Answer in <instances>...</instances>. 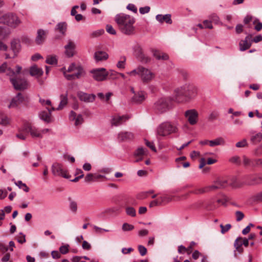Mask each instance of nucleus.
Returning a JSON list of instances; mask_svg holds the SVG:
<instances>
[{"label": "nucleus", "mask_w": 262, "mask_h": 262, "mask_svg": "<svg viewBox=\"0 0 262 262\" xmlns=\"http://www.w3.org/2000/svg\"><path fill=\"white\" fill-rule=\"evenodd\" d=\"M65 70V68L61 69L63 73V75L65 78L68 80H73L76 79H79L81 77H83L85 75V71L83 69H80L79 72H76L73 74H68L67 71H63Z\"/></svg>", "instance_id": "obj_14"}, {"label": "nucleus", "mask_w": 262, "mask_h": 262, "mask_svg": "<svg viewBox=\"0 0 262 262\" xmlns=\"http://www.w3.org/2000/svg\"><path fill=\"white\" fill-rule=\"evenodd\" d=\"M227 186V181L226 180L219 179L216 181L213 184L204 189H200L198 193H202L210 190L224 188Z\"/></svg>", "instance_id": "obj_10"}, {"label": "nucleus", "mask_w": 262, "mask_h": 262, "mask_svg": "<svg viewBox=\"0 0 262 262\" xmlns=\"http://www.w3.org/2000/svg\"><path fill=\"white\" fill-rule=\"evenodd\" d=\"M94 57L96 61H102L106 60L108 57V55L105 52L97 51L95 52Z\"/></svg>", "instance_id": "obj_34"}, {"label": "nucleus", "mask_w": 262, "mask_h": 262, "mask_svg": "<svg viewBox=\"0 0 262 262\" xmlns=\"http://www.w3.org/2000/svg\"><path fill=\"white\" fill-rule=\"evenodd\" d=\"M106 31L110 34L115 35L116 34V32L112 26L110 25H107L106 26Z\"/></svg>", "instance_id": "obj_59"}, {"label": "nucleus", "mask_w": 262, "mask_h": 262, "mask_svg": "<svg viewBox=\"0 0 262 262\" xmlns=\"http://www.w3.org/2000/svg\"><path fill=\"white\" fill-rule=\"evenodd\" d=\"M252 35L248 34L244 40H242L239 43V50L241 51H244L247 49H249L252 45Z\"/></svg>", "instance_id": "obj_17"}, {"label": "nucleus", "mask_w": 262, "mask_h": 262, "mask_svg": "<svg viewBox=\"0 0 262 262\" xmlns=\"http://www.w3.org/2000/svg\"><path fill=\"white\" fill-rule=\"evenodd\" d=\"M10 34L8 29L0 27V39H4ZM7 47L0 40V50L6 51Z\"/></svg>", "instance_id": "obj_25"}, {"label": "nucleus", "mask_w": 262, "mask_h": 262, "mask_svg": "<svg viewBox=\"0 0 262 262\" xmlns=\"http://www.w3.org/2000/svg\"><path fill=\"white\" fill-rule=\"evenodd\" d=\"M115 20L120 31L125 35H132L134 33L135 18L129 15L120 13L116 15Z\"/></svg>", "instance_id": "obj_2"}, {"label": "nucleus", "mask_w": 262, "mask_h": 262, "mask_svg": "<svg viewBox=\"0 0 262 262\" xmlns=\"http://www.w3.org/2000/svg\"><path fill=\"white\" fill-rule=\"evenodd\" d=\"M69 208L70 211L73 213H76L78 209L77 203L73 200L71 198H69Z\"/></svg>", "instance_id": "obj_40"}, {"label": "nucleus", "mask_w": 262, "mask_h": 262, "mask_svg": "<svg viewBox=\"0 0 262 262\" xmlns=\"http://www.w3.org/2000/svg\"><path fill=\"white\" fill-rule=\"evenodd\" d=\"M118 138L120 141H128L134 138V135L131 132H121L118 134Z\"/></svg>", "instance_id": "obj_29"}, {"label": "nucleus", "mask_w": 262, "mask_h": 262, "mask_svg": "<svg viewBox=\"0 0 262 262\" xmlns=\"http://www.w3.org/2000/svg\"><path fill=\"white\" fill-rule=\"evenodd\" d=\"M162 205L161 201H159V199H156L154 201H152L149 203V207L152 208L156 206H159Z\"/></svg>", "instance_id": "obj_55"}, {"label": "nucleus", "mask_w": 262, "mask_h": 262, "mask_svg": "<svg viewBox=\"0 0 262 262\" xmlns=\"http://www.w3.org/2000/svg\"><path fill=\"white\" fill-rule=\"evenodd\" d=\"M46 62L49 64H54L57 63V59L56 56H48L46 58Z\"/></svg>", "instance_id": "obj_43"}, {"label": "nucleus", "mask_w": 262, "mask_h": 262, "mask_svg": "<svg viewBox=\"0 0 262 262\" xmlns=\"http://www.w3.org/2000/svg\"><path fill=\"white\" fill-rule=\"evenodd\" d=\"M60 102L58 106V107L56 109L57 110H60L63 108V107L66 106L68 103V94L67 93L65 94H61L60 96Z\"/></svg>", "instance_id": "obj_37"}, {"label": "nucleus", "mask_w": 262, "mask_h": 262, "mask_svg": "<svg viewBox=\"0 0 262 262\" xmlns=\"http://www.w3.org/2000/svg\"><path fill=\"white\" fill-rule=\"evenodd\" d=\"M30 73L32 76L39 77L42 75L43 71L41 68L37 67L36 66H33L30 68Z\"/></svg>", "instance_id": "obj_36"}, {"label": "nucleus", "mask_w": 262, "mask_h": 262, "mask_svg": "<svg viewBox=\"0 0 262 262\" xmlns=\"http://www.w3.org/2000/svg\"><path fill=\"white\" fill-rule=\"evenodd\" d=\"M151 52L152 53L153 56L156 58V59L159 60H167L169 59L168 55L156 49H151Z\"/></svg>", "instance_id": "obj_26"}, {"label": "nucleus", "mask_w": 262, "mask_h": 262, "mask_svg": "<svg viewBox=\"0 0 262 262\" xmlns=\"http://www.w3.org/2000/svg\"><path fill=\"white\" fill-rule=\"evenodd\" d=\"M150 8L149 6H145L139 8V12L141 14H144L148 13L150 11Z\"/></svg>", "instance_id": "obj_61"}, {"label": "nucleus", "mask_w": 262, "mask_h": 262, "mask_svg": "<svg viewBox=\"0 0 262 262\" xmlns=\"http://www.w3.org/2000/svg\"><path fill=\"white\" fill-rule=\"evenodd\" d=\"M138 249L141 256H144L146 254L147 249L144 246L142 245H139L138 247Z\"/></svg>", "instance_id": "obj_57"}, {"label": "nucleus", "mask_w": 262, "mask_h": 262, "mask_svg": "<svg viewBox=\"0 0 262 262\" xmlns=\"http://www.w3.org/2000/svg\"><path fill=\"white\" fill-rule=\"evenodd\" d=\"M90 73L96 81H102L107 79V71L104 68L93 69Z\"/></svg>", "instance_id": "obj_7"}, {"label": "nucleus", "mask_w": 262, "mask_h": 262, "mask_svg": "<svg viewBox=\"0 0 262 262\" xmlns=\"http://www.w3.org/2000/svg\"><path fill=\"white\" fill-rule=\"evenodd\" d=\"M242 237H238L235 240L234 243V247L235 250L234 251V256L235 257H237L236 251L239 254H242L244 252V248H243V244L242 242Z\"/></svg>", "instance_id": "obj_22"}, {"label": "nucleus", "mask_w": 262, "mask_h": 262, "mask_svg": "<svg viewBox=\"0 0 262 262\" xmlns=\"http://www.w3.org/2000/svg\"><path fill=\"white\" fill-rule=\"evenodd\" d=\"M145 99V94L143 92H139L135 93L134 96L132 97V102L135 103H140Z\"/></svg>", "instance_id": "obj_31"}, {"label": "nucleus", "mask_w": 262, "mask_h": 262, "mask_svg": "<svg viewBox=\"0 0 262 262\" xmlns=\"http://www.w3.org/2000/svg\"><path fill=\"white\" fill-rule=\"evenodd\" d=\"M60 253L66 254L69 252V245H63L59 248Z\"/></svg>", "instance_id": "obj_58"}, {"label": "nucleus", "mask_w": 262, "mask_h": 262, "mask_svg": "<svg viewBox=\"0 0 262 262\" xmlns=\"http://www.w3.org/2000/svg\"><path fill=\"white\" fill-rule=\"evenodd\" d=\"M48 110L47 111H41L39 114V118L46 122L47 123H50L51 122V112L55 110V108L54 107H51V108L47 107Z\"/></svg>", "instance_id": "obj_19"}, {"label": "nucleus", "mask_w": 262, "mask_h": 262, "mask_svg": "<svg viewBox=\"0 0 262 262\" xmlns=\"http://www.w3.org/2000/svg\"><path fill=\"white\" fill-rule=\"evenodd\" d=\"M220 227L221 228V232L222 233H224L228 231L231 227V226L230 224H226L225 226H223V225H221Z\"/></svg>", "instance_id": "obj_63"}, {"label": "nucleus", "mask_w": 262, "mask_h": 262, "mask_svg": "<svg viewBox=\"0 0 262 262\" xmlns=\"http://www.w3.org/2000/svg\"><path fill=\"white\" fill-rule=\"evenodd\" d=\"M10 80L15 90H21L27 88L28 83L24 78L12 76L10 77Z\"/></svg>", "instance_id": "obj_8"}, {"label": "nucleus", "mask_w": 262, "mask_h": 262, "mask_svg": "<svg viewBox=\"0 0 262 262\" xmlns=\"http://www.w3.org/2000/svg\"><path fill=\"white\" fill-rule=\"evenodd\" d=\"M243 162L245 166H250L252 168H256V159H249L246 156L243 157Z\"/></svg>", "instance_id": "obj_33"}, {"label": "nucleus", "mask_w": 262, "mask_h": 262, "mask_svg": "<svg viewBox=\"0 0 262 262\" xmlns=\"http://www.w3.org/2000/svg\"><path fill=\"white\" fill-rule=\"evenodd\" d=\"M254 154L256 156H262V144L258 146L254 151Z\"/></svg>", "instance_id": "obj_62"}, {"label": "nucleus", "mask_w": 262, "mask_h": 262, "mask_svg": "<svg viewBox=\"0 0 262 262\" xmlns=\"http://www.w3.org/2000/svg\"><path fill=\"white\" fill-rule=\"evenodd\" d=\"M11 50L12 54H6V58H14L20 50V41L18 39H13L11 42Z\"/></svg>", "instance_id": "obj_12"}, {"label": "nucleus", "mask_w": 262, "mask_h": 262, "mask_svg": "<svg viewBox=\"0 0 262 262\" xmlns=\"http://www.w3.org/2000/svg\"><path fill=\"white\" fill-rule=\"evenodd\" d=\"M126 58L125 57H121V60L119 61L117 64V67L119 69H124L125 68V62Z\"/></svg>", "instance_id": "obj_54"}, {"label": "nucleus", "mask_w": 262, "mask_h": 262, "mask_svg": "<svg viewBox=\"0 0 262 262\" xmlns=\"http://www.w3.org/2000/svg\"><path fill=\"white\" fill-rule=\"evenodd\" d=\"M11 120L10 118L8 117L4 113H0V124L3 125H7L10 123Z\"/></svg>", "instance_id": "obj_39"}, {"label": "nucleus", "mask_w": 262, "mask_h": 262, "mask_svg": "<svg viewBox=\"0 0 262 262\" xmlns=\"http://www.w3.org/2000/svg\"><path fill=\"white\" fill-rule=\"evenodd\" d=\"M197 88L192 84H186L181 88V102H187L197 95Z\"/></svg>", "instance_id": "obj_4"}, {"label": "nucleus", "mask_w": 262, "mask_h": 262, "mask_svg": "<svg viewBox=\"0 0 262 262\" xmlns=\"http://www.w3.org/2000/svg\"><path fill=\"white\" fill-rule=\"evenodd\" d=\"M156 20L161 24L165 22L168 24H172V20L171 19V15L167 14L165 15L158 14L156 16Z\"/></svg>", "instance_id": "obj_28"}, {"label": "nucleus", "mask_w": 262, "mask_h": 262, "mask_svg": "<svg viewBox=\"0 0 262 262\" xmlns=\"http://www.w3.org/2000/svg\"><path fill=\"white\" fill-rule=\"evenodd\" d=\"M144 154V149L142 147L138 148L135 152L134 155L135 156H141Z\"/></svg>", "instance_id": "obj_64"}, {"label": "nucleus", "mask_w": 262, "mask_h": 262, "mask_svg": "<svg viewBox=\"0 0 262 262\" xmlns=\"http://www.w3.org/2000/svg\"><path fill=\"white\" fill-rule=\"evenodd\" d=\"M80 69H83V67L80 65H77L75 63H71L68 68L67 70L66 69L64 70V71H67V72H79Z\"/></svg>", "instance_id": "obj_38"}, {"label": "nucleus", "mask_w": 262, "mask_h": 262, "mask_svg": "<svg viewBox=\"0 0 262 262\" xmlns=\"http://www.w3.org/2000/svg\"><path fill=\"white\" fill-rule=\"evenodd\" d=\"M136 54L138 60L142 63H147L150 61V58L145 55L142 49L140 47L136 50Z\"/></svg>", "instance_id": "obj_23"}, {"label": "nucleus", "mask_w": 262, "mask_h": 262, "mask_svg": "<svg viewBox=\"0 0 262 262\" xmlns=\"http://www.w3.org/2000/svg\"><path fill=\"white\" fill-rule=\"evenodd\" d=\"M95 174L93 173H88L84 178V181L85 182H90L92 181H94V180Z\"/></svg>", "instance_id": "obj_60"}, {"label": "nucleus", "mask_w": 262, "mask_h": 262, "mask_svg": "<svg viewBox=\"0 0 262 262\" xmlns=\"http://www.w3.org/2000/svg\"><path fill=\"white\" fill-rule=\"evenodd\" d=\"M75 45L74 43L71 41H69L68 45L65 46V54L69 57H71L74 55Z\"/></svg>", "instance_id": "obj_30"}, {"label": "nucleus", "mask_w": 262, "mask_h": 262, "mask_svg": "<svg viewBox=\"0 0 262 262\" xmlns=\"http://www.w3.org/2000/svg\"><path fill=\"white\" fill-rule=\"evenodd\" d=\"M122 229L124 231H129L134 229V226L128 223H124L122 225Z\"/></svg>", "instance_id": "obj_50"}, {"label": "nucleus", "mask_w": 262, "mask_h": 262, "mask_svg": "<svg viewBox=\"0 0 262 262\" xmlns=\"http://www.w3.org/2000/svg\"><path fill=\"white\" fill-rule=\"evenodd\" d=\"M225 144V141L223 137H219L209 141V146L210 147H214L218 145H224Z\"/></svg>", "instance_id": "obj_35"}, {"label": "nucleus", "mask_w": 262, "mask_h": 262, "mask_svg": "<svg viewBox=\"0 0 262 262\" xmlns=\"http://www.w3.org/2000/svg\"><path fill=\"white\" fill-rule=\"evenodd\" d=\"M68 25L66 22H60L58 23L55 28V30L59 32V35L55 36V39H59L66 35Z\"/></svg>", "instance_id": "obj_16"}, {"label": "nucleus", "mask_w": 262, "mask_h": 262, "mask_svg": "<svg viewBox=\"0 0 262 262\" xmlns=\"http://www.w3.org/2000/svg\"><path fill=\"white\" fill-rule=\"evenodd\" d=\"M126 213L128 215L134 217L136 215V210L132 207H127L126 208Z\"/></svg>", "instance_id": "obj_48"}, {"label": "nucleus", "mask_w": 262, "mask_h": 262, "mask_svg": "<svg viewBox=\"0 0 262 262\" xmlns=\"http://www.w3.org/2000/svg\"><path fill=\"white\" fill-rule=\"evenodd\" d=\"M48 33V31L42 29L38 30L35 40L36 43L38 45L42 44L46 40Z\"/></svg>", "instance_id": "obj_21"}, {"label": "nucleus", "mask_w": 262, "mask_h": 262, "mask_svg": "<svg viewBox=\"0 0 262 262\" xmlns=\"http://www.w3.org/2000/svg\"><path fill=\"white\" fill-rule=\"evenodd\" d=\"M3 72L6 73L7 75L10 76V77L15 75V73L13 70L11 68H7V64L6 62L4 63L0 66V73Z\"/></svg>", "instance_id": "obj_32"}, {"label": "nucleus", "mask_w": 262, "mask_h": 262, "mask_svg": "<svg viewBox=\"0 0 262 262\" xmlns=\"http://www.w3.org/2000/svg\"><path fill=\"white\" fill-rule=\"evenodd\" d=\"M248 144L247 140L246 139H243L242 141H239L236 143V147L241 148V147H245L247 146Z\"/></svg>", "instance_id": "obj_56"}, {"label": "nucleus", "mask_w": 262, "mask_h": 262, "mask_svg": "<svg viewBox=\"0 0 262 262\" xmlns=\"http://www.w3.org/2000/svg\"><path fill=\"white\" fill-rule=\"evenodd\" d=\"M192 247L191 245H189L187 248L181 245V253L187 252V254H189L192 252Z\"/></svg>", "instance_id": "obj_53"}, {"label": "nucleus", "mask_w": 262, "mask_h": 262, "mask_svg": "<svg viewBox=\"0 0 262 262\" xmlns=\"http://www.w3.org/2000/svg\"><path fill=\"white\" fill-rule=\"evenodd\" d=\"M180 100V90L177 89L174 90L171 97H161L158 99L154 104L153 109L157 114H163L171 109L179 103Z\"/></svg>", "instance_id": "obj_1"}, {"label": "nucleus", "mask_w": 262, "mask_h": 262, "mask_svg": "<svg viewBox=\"0 0 262 262\" xmlns=\"http://www.w3.org/2000/svg\"><path fill=\"white\" fill-rule=\"evenodd\" d=\"M235 214L236 216V221L237 222L242 221L245 216L244 214L241 211H236Z\"/></svg>", "instance_id": "obj_52"}, {"label": "nucleus", "mask_w": 262, "mask_h": 262, "mask_svg": "<svg viewBox=\"0 0 262 262\" xmlns=\"http://www.w3.org/2000/svg\"><path fill=\"white\" fill-rule=\"evenodd\" d=\"M24 129L26 132L30 133L33 138H42L41 133L40 130L30 124H25L24 126Z\"/></svg>", "instance_id": "obj_13"}, {"label": "nucleus", "mask_w": 262, "mask_h": 262, "mask_svg": "<svg viewBox=\"0 0 262 262\" xmlns=\"http://www.w3.org/2000/svg\"><path fill=\"white\" fill-rule=\"evenodd\" d=\"M178 130V127L174 124L166 122L161 124L157 128V134L161 136H165Z\"/></svg>", "instance_id": "obj_6"}, {"label": "nucleus", "mask_w": 262, "mask_h": 262, "mask_svg": "<svg viewBox=\"0 0 262 262\" xmlns=\"http://www.w3.org/2000/svg\"><path fill=\"white\" fill-rule=\"evenodd\" d=\"M262 183V177L260 176H255L252 178L251 184L256 185Z\"/></svg>", "instance_id": "obj_47"}, {"label": "nucleus", "mask_w": 262, "mask_h": 262, "mask_svg": "<svg viewBox=\"0 0 262 262\" xmlns=\"http://www.w3.org/2000/svg\"><path fill=\"white\" fill-rule=\"evenodd\" d=\"M228 200L225 196H223L222 198L217 200L212 199L208 206L209 209L213 210L219 206V204L225 205Z\"/></svg>", "instance_id": "obj_18"}, {"label": "nucleus", "mask_w": 262, "mask_h": 262, "mask_svg": "<svg viewBox=\"0 0 262 262\" xmlns=\"http://www.w3.org/2000/svg\"><path fill=\"white\" fill-rule=\"evenodd\" d=\"M184 115L190 124L193 125L198 122L199 114L195 110H187L185 112Z\"/></svg>", "instance_id": "obj_11"}, {"label": "nucleus", "mask_w": 262, "mask_h": 262, "mask_svg": "<svg viewBox=\"0 0 262 262\" xmlns=\"http://www.w3.org/2000/svg\"><path fill=\"white\" fill-rule=\"evenodd\" d=\"M129 119V117L126 115L123 116H115L112 119V124L114 126H119L122 124Z\"/></svg>", "instance_id": "obj_24"}, {"label": "nucleus", "mask_w": 262, "mask_h": 262, "mask_svg": "<svg viewBox=\"0 0 262 262\" xmlns=\"http://www.w3.org/2000/svg\"><path fill=\"white\" fill-rule=\"evenodd\" d=\"M27 96H23V94L20 93H18L17 95L14 97L8 107L9 108H14L17 107L19 104L23 103L24 101L27 100Z\"/></svg>", "instance_id": "obj_15"}, {"label": "nucleus", "mask_w": 262, "mask_h": 262, "mask_svg": "<svg viewBox=\"0 0 262 262\" xmlns=\"http://www.w3.org/2000/svg\"><path fill=\"white\" fill-rule=\"evenodd\" d=\"M219 115L220 114L219 112L217 111H213L210 113L208 118V120L209 121H213L214 120H215L217 119Z\"/></svg>", "instance_id": "obj_42"}, {"label": "nucleus", "mask_w": 262, "mask_h": 262, "mask_svg": "<svg viewBox=\"0 0 262 262\" xmlns=\"http://www.w3.org/2000/svg\"><path fill=\"white\" fill-rule=\"evenodd\" d=\"M52 172L54 176H61L66 179L70 178L67 171L63 168L62 165L58 163H54L52 164Z\"/></svg>", "instance_id": "obj_9"}, {"label": "nucleus", "mask_w": 262, "mask_h": 262, "mask_svg": "<svg viewBox=\"0 0 262 262\" xmlns=\"http://www.w3.org/2000/svg\"><path fill=\"white\" fill-rule=\"evenodd\" d=\"M229 161L231 163L237 164L238 165H241V163L239 157L237 156L231 157L229 159Z\"/></svg>", "instance_id": "obj_51"}, {"label": "nucleus", "mask_w": 262, "mask_h": 262, "mask_svg": "<svg viewBox=\"0 0 262 262\" xmlns=\"http://www.w3.org/2000/svg\"><path fill=\"white\" fill-rule=\"evenodd\" d=\"M16 238L19 244H23L26 242V235L23 233L20 232L16 236Z\"/></svg>", "instance_id": "obj_46"}, {"label": "nucleus", "mask_w": 262, "mask_h": 262, "mask_svg": "<svg viewBox=\"0 0 262 262\" xmlns=\"http://www.w3.org/2000/svg\"><path fill=\"white\" fill-rule=\"evenodd\" d=\"M77 96L81 101L85 102H92L94 101L95 98V95L81 91L78 92Z\"/></svg>", "instance_id": "obj_20"}, {"label": "nucleus", "mask_w": 262, "mask_h": 262, "mask_svg": "<svg viewBox=\"0 0 262 262\" xmlns=\"http://www.w3.org/2000/svg\"><path fill=\"white\" fill-rule=\"evenodd\" d=\"M130 76L138 75L143 82L147 83L154 77L155 74L150 70L143 66H139L136 69L127 73Z\"/></svg>", "instance_id": "obj_3"}, {"label": "nucleus", "mask_w": 262, "mask_h": 262, "mask_svg": "<svg viewBox=\"0 0 262 262\" xmlns=\"http://www.w3.org/2000/svg\"><path fill=\"white\" fill-rule=\"evenodd\" d=\"M107 79H116L117 78V76L119 75V73L117 72L110 70L107 71Z\"/></svg>", "instance_id": "obj_45"}, {"label": "nucleus", "mask_w": 262, "mask_h": 262, "mask_svg": "<svg viewBox=\"0 0 262 262\" xmlns=\"http://www.w3.org/2000/svg\"><path fill=\"white\" fill-rule=\"evenodd\" d=\"M21 23L17 15L13 13H8L0 17V24L6 25L12 28H16Z\"/></svg>", "instance_id": "obj_5"}, {"label": "nucleus", "mask_w": 262, "mask_h": 262, "mask_svg": "<svg viewBox=\"0 0 262 262\" xmlns=\"http://www.w3.org/2000/svg\"><path fill=\"white\" fill-rule=\"evenodd\" d=\"M261 140L262 134L261 133H258L254 135H252L250 139L251 142L254 144L260 142Z\"/></svg>", "instance_id": "obj_41"}, {"label": "nucleus", "mask_w": 262, "mask_h": 262, "mask_svg": "<svg viewBox=\"0 0 262 262\" xmlns=\"http://www.w3.org/2000/svg\"><path fill=\"white\" fill-rule=\"evenodd\" d=\"M151 52L152 53L153 56L156 58V59L159 60H167L169 59L168 55L156 49H151Z\"/></svg>", "instance_id": "obj_27"}, {"label": "nucleus", "mask_w": 262, "mask_h": 262, "mask_svg": "<svg viewBox=\"0 0 262 262\" xmlns=\"http://www.w3.org/2000/svg\"><path fill=\"white\" fill-rule=\"evenodd\" d=\"M172 200V198L167 195H165L163 196H161V202L162 205L164 204L168 203Z\"/></svg>", "instance_id": "obj_49"}, {"label": "nucleus", "mask_w": 262, "mask_h": 262, "mask_svg": "<svg viewBox=\"0 0 262 262\" xmlns=\"http://www.w3.org/2000/svg\"><path fill=\"white\" fill-rule=\"evenodd\" d=\"M15 184L20 188L26 192L29 191V188L25 183H23L21 181H18L15 183Z\"/></svg>", "instance_id": "obj_44"}]
</instances>
